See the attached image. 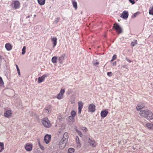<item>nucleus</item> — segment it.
<instances>
[{"mask_svg": "<svg viewBox=\"0 0 153 153\" xmlns=\"http://www.w3.org/2000/svg\"><path fill=\"white\" fill-rule=\"evenodd\" d=\"M125 65H124V66H123V68H124V67H125Z\"/></svg>", "mask_w": 153, "mask_h": 153, "instance_id": "nucleus-48", "label": "nucleus"}, {"mask_svg": "<svg viewBox=\"0 0 153 153\" xmlns=\"http://www.w3.org/2000/svg\"><path fill=\"white\" fill-rule=\"evenodd\" d=\"M149 13L150 15H153V6L151 7L149 9Z\"/></svg>", "mask_w": 153, "mask_h": 153, "instance_id": "nucleus-30", "label": "nucleus"}, {"mask_svg": "<svg viewBox=\"0 0 153 153\" xmlns=\"http://www.w3.org/2000/svg\"><path fill=\"white\" fill-rule=\"evenodd\" d=\"M80 129L81 130L83 131L85 133L87 132L88 130L87 128L85 127H81Z\"/></svg>", "mask_w": 153, "mask_h": 153, "instance_id": "nucleus-27", "label": "nucleus"}, {"mask_svg": "<svg viewBox=\"0 0 153 153\" xmlns=\"http://www.w3.org/2000/svg\"><path fill=\"white\" fill-rule=\"evenodd\" d=\"M78 113L81 114V112L82 109L83 107V103L81 101H80L78 102Z\"/></svg>", "mask_w": 153, "mask_h": 153, "instance_id": "nucleus-12", "label": "nucleus"}, {"mask_svg": "<svg viewBox=\"0 0 153 153\" xmlns=\"http://www.w3.org/2000/svg\"><path fill=\"white\" fill-rule=\"evenodd\" d=\"M25 49H26L25 47V46L23 47L22 49V55H24V54H25V52H26Z\"/></svg>", "mask_w": 153, "mask_h": 153, "instance_id": "nucleus-34", "label": "nucleus"}, {"mask_svg": "<svg viewBox=\"0 0 153 153\" xmlns=\"http://www.w3.org/2000/svg\"><path fill=\"white\" fill-rule=\"evenodd\" d=\"M77 147H80V143L79 142V143H77Z\"/></svg>", "mask_w": 153, "mask_h": 153, "instance_id": "nucleus-43", "label": "nucleus"}, {"mask_svg": "<svg viewBox=\"0 0 153 153\" xmlns=\"http://www.w3.org/2000/svg\"><path fill=\"white\" fill-rule=\"evenodd\" d=\"M117 58V56L116 55L114 54L113 55V57H112V58L111 59V62H112V61H114Z\"/></svg>", "mask_w": 153, "mask_h": 153, "instance_id": "nucleus-35", "label": "nucleus"}, {"mask_svg": "<svg viewBox=\"0 0 153 153\" xmlns=\"http://www.w3.org/2000/svg\"><path fill=\"white\" fill-rule=\"evenodd\" d=\"M68 153H74V150L72 148H70L68 149Z\"/></svg>", "mask_w": 153, "mask_h": 153, "instance_id": "nucleus-29", "label": "nucleus"}, {"mask_svg": "<svg viewBox=\"0 0 153 153\" xmlns=\"http://www.w3.org/2000/svg\"><path fill=\"white\" fill-rule=\"evenodd\" d=\"M5 47L7 51H10L12 49V45L10 43H6L5 44Z\"/></svg>", "mask_w": 153, "mask_h": 153, "instance_id": "nucleus-19", "label": "nucleus"}, {"mask_svg": "<svg viewBox=\"0 0 153 153\" xmlns=\"http://www.w3.org/2000/svg\"><path fill=\"white\" fill-rule=\"evenodd\" d=\"M58 19V20H57V21H56V22H58V20H59V19Z\"/></svg>", "mask_w": 153, "mask_h": 153, "instance_id": "nucleus-46", "label": "nucleus"}, {"mask_svg": "<svg viewBox=\"0 0 153 153\" xmlns=\"http://www.w3.org/2000/svg\"><path fill=\"white\" fill-rule=\"evenodd\" d=\"M57 57L54 56L52 57L51 59V62L53 64H56L57 63Z\"/></svg>", "mask_w": 153, "mask_h": 153, "instance_id": "nucleus-24", "label": "nucleus"}, {"mask_svg": "<svg viewBox=\"0 0 153 153\" xmlns=\"http://www.w3.org/2000/svg\"><path fill=\"white\" fill-rule=\"evenodd\" d=\"M4 149V144L0 142V153L3 151Z\"/></svg>", "mask_w": 153, "mask_h": 153, "instance_id": "nucleus-23", "label": "nucleus"}, {"mask_svg": "<svg viewBox=\"0 0 153 153\" xmlns=\"http://www.w3.org/2000/svg\"><path fill=\"white\" fill-rule=\"evenodd\" d=\"M65 92V90L64 89H61L60 92L57 95L56 98L59 100H60L63 99V95Z\"/></svg>", "mask_w": 153, "mask_h": 153, "instance_id": "nucleus-2", "label": "nucleus"}, {"mask_svg": "<svg viewBox=\"0 0 153 153\" xmlns=\"http://www.w3.org/2000/svg\"><path fill=\"white\" fill-rule=\"evenodd\" d=\"M47 76L46 74H44L42 76L39 77L38 78V83H40L44 81Z\"/></svg>", "mask_w": 153, "mask_h": 153, "instance_id": "nucleus-15", "label": "nucleus"}, {"mask_svg": "<svg viewBox=\"0 0 153 153\" xmlns=\"http://www.w3.org/2000/svg\"><path fill=\"white\" fill-rule=\"evenodd\" d=\"M113 28L117 31L119 34L122 33V28L117 23H115L113 26Z\"/></svg>", "mask_w": 153, "mask_h": 153, "instance_id": "nucleus-4", "label": "nucleus"}, {"mask_svg": "<svg viewBox=\"0 0 153 153\" xmlns=\"http://www.w3.org/2000/svg\"><path fill=\"white\" fill-rule=\"evenodd\" d=\"M77 138L78 139V137H77Z\"/></svg>", "mask_w": 153, "mask_h": 153, "instance_id": "nucleus-50", "label": "nucleus"}, {"mask_svg": "<svg viewBox=\"0 0 153 153\" xmlns=\"http://www.w3.org/2000/svg\"><path fill=\"white\" fill-rule=\"evenodd\" d=\"M73 6L76 9V2L75 0H72Z\"/></svg>", "mask_w": 153, "mask_h": 153, "instance_id": "nucleus-31", "label": "nucleus"}, {"mask_svg": "<svg viewBox=\"0 0 153 153\" xmlns=\"http://www.w3.org/2000/svg\"><path fill=\"white\" fill-rule=\"evenodd\" d=\"M4 85V82L3 81L2 78L0 76V86Z\"/></svg>", "mask_w": 153, "mask_h": 153, "instance_id": "nucleus-33", "label": "nucleus"}, {"mask_svg": "<svg viewBox=\"0 0 153 153\" xmlns=\"http://www.w3.org/2000/svg\"><path fill=\"white\" fill-rule=\"evenodd\" d=\"M137 1L138 0H136Z\"/></svg>", "mask_w": 153, "mask_h": 153, "instance_id": "nucleus-52", "label": "nucleus"}, {"mask_svg": "<svg viewBox=\"0 0 153 153\" xmlns=\"http://www.w3.org/2000/svg\"><path fill=\"white\" fill-rule=\"evenodd\" d=\"M32 147L33 144L31 143H27L25 145L24 148L27 152H31Z\"/></svg>", "mask_w": 153, "mask_h": 153, "instance_id": "nucleus-5", "label": "nucleus"}, {"mask_svg": "<svg viewBox=\"0 0 153 153\" xmlns=\"http://www.w3.org/2000/svg\"><path fill=\"white\" fill-rule=\"evenodd\" d=\"M45 112L46 113L49 114L50 113V111L49 109H45Z\"/></svg>", "mask_w": 153, "mask_h": 153, "instance_id": "nucleus-38", "label": "nucleus"}, {"mask_svg": "<svg viewBox=\"0 0 153 153\" xmlns=\"http://www.w3.org/2000/svg\"><path fill=\"white\" fill-rule=\"evenodd\" d=\"M150 111L149 109L141 110L139 113L140 116L142 117H145L146 114L149 113Z\"/></svg>", "mask_w": 153, "mask_h": 153, "instance_id": "nucleus-7", "label": "nucleus"}, {"mask_svg": "<svg viewBox=\"0 0 153 153\" xmlns=\"http://www.w3.org/2000/svg\"><path fill=\"white\" fill-rule=\"evenodd\" d=\"M107 75L109 76H111L112 75V73L111 72H109L107 73Z\"/></svg>", "mask_w": 153, "mask_h": 153, "instance_id": "nucleus-39", "label": "nucleus"}, {"mask_svg": "<svg viewBox=\"0 0 153 153\" xmlns=\"http://www.w3.org/2000/svg\"><path fill=\"white\" fill-rule=\"evenodd\" d=\"M16 68L17 69L18 74H19V76H20V71L19 68H18L17 65H16Z\"/></svg>", "mask_w": 153, "mask_h": 153, "instance_id": "nucleus-36", "label": "nucleus"}, {"mask_svg": "<svg viewBox=\"0 0 153 153\" xmlns=\"http://www.w3.org/2000/svg\"><path fill=\"white\" fill-rule=\"evenodd\" d=\"M144 117L147 120H150L153 119V114L152 112L151 111L148 113Z\"/></svg>", "mask_w": 153, "mask_h": 153, "instance_id": "nucleus-10", "label": "nucleus"}, {"mask_svg": "<svg viewBox=\"0 0 153 153\" xmlns=\"http://www.w3.org/2000/svg\"><path fill=\"white\" fill-rule=\"evenodd\" d=\"M134 17H136V15H137V14L136 13H134Z\"/></svg>", "mask_w": 153, "mask_h": 153, "instance_id": "nucleus-45", "label": "nucleus"}, {"mask_svg": "<svg viewBox=\"0 0 153 153\" xmlns=\"http://www.w3.org/2000/svg\"><path fill=\"white\" fill-rule=\"evenodd\" d=\"M116 61L114 62L113 63V64L114 65V66L116 65Z\"/></svg>", "mask_w": 153, "mask_h": 153, "instance_id": "nucleus-44", "label": "nucleus"}, {"mask_svg": "<svg viewBox=\"0 0 153 153\" xmlns=\"http://www.w3.org/2000/svg\"><path fill=\"white\" fill-rule=\"evenodd\" d=\"M67 142H65L62 141H60L59 144V148L61 149H64L66 146Z\"/></svg>", "mask_w": 153, "mask_h": 153, "instance_id": "nucleus-11", "label": "nucleus"}, {"mask_svg": "<svg viewBox=\"0 0 153 153\" xmlns=\"http://www.w3.org/2000/svg\"><path fill=\"white\" fill-rule=\"evenodd\" d=\"M77 133L80 136V137H81L82 136V134L81 131H78L77 130Z\"/></svg>", "mask_w": 153, "mask_h": 153, "instance_id": "nucleus-37", "label": "nucleus"}, {"mask_svg": "<svg viewBox=\"0 0 153 153\" xmlns=\"http://www.w3.org/2000/svg\"><path fill=\"white\" fill-rule=\"evenodd\" d=\"M96 106L93 104H92L89 105L88 107V111L89 112H94L96 110Z\"/></svg>", "mask_w": 153, "mask_h": 153, "instance_id": "nucleus-14", "label": "nucleus"}, {"mask_svg": "<svg viewBox=\"0 0 153 153\" xmlns=\"http://www.w3.org/2000/svg\"><path fill=\"white\" fill-rule=\"evenodd\" d=\"M108 114V111L106 110H104L101 111L100 113L101 116L103 118L107 116Z\"/></svg>", "mask_w": 153, "mask_h": 153, "instance_id": "nucleus-21", "label": "nucleus"}, {"mask_svg": "<svg viewBox=\"0 0 153 153\" xmlns=\"http://www.w3.org/2000/svg\"><path fill=\"white\" fill-rule=\"evenodd\" d=\"M88 143L91 146L93 147H95L97 145V143L94 140H91L90 138H89Z\"/></svg>", "mask_w": 153, "mask_h": 153, "instance_id": "nucleus-16", "label": "nucleus"}, {"mask_svg": "<svg viewBox=\"0 0 153 153\" xmlns=\"http://www.w3.org/2000/svg\"><path fill=\"white\" fill-rule=\"evenodd\" d=\"M64 59V56L61 55L59 57L58 59V60L59 61V63L62 64V60Z\"/></svg>", "mask_w": 153, "mask_h": 153, "instance_id": "nucleus-25", "label": "nucleus"}, {"mask_svg": "<svg viewBox=\"0 0 153 153\" xmlns=\"http://www.w3.org/2000/svg\"><path fill=\"white\" fill-rule=\"evenodd\" d=\"M42 123L44 127L49 128L51 126V124L49 120L47 117L43 118L42 120Z\"/></svg>", "mask_w": 153, "mask_h": 153, "instance_id": "nucleus-1", "label": "nucleus"}, {"mask_svg": "<svg viewBox=\"0 0 153 153\" xmlns=\"http://www.w3.org/2000/svg\"><path fill=\"white\" fill-rule=\"evenodd\" d=\"M145 126L149 129L151 130H153V123H146L145 125Z\"/></svg>", "mask_w": 153, "mask_h": 153, "instance_id": "nucleus-22", "label": "nucleus"}, {"mask_svg": "<svg viewBox=\"0 0 153 153\" xmlns=\"http://www.w3.org/2000/svg\"><path fill=\"white\" fill-rule=\"evenodd\" d=\"M13 5L14 9H16L19 8L20 6V3L19 1H14Z\"/></svg>", "mask_w": 153, "mask_h": 153, "instance_id": "nucleus-17", "label": "nucleus"}, {"mask_svg": "<svg viewBox=\"0 0 153 153\" xmlns=\"http://www.w3.org/2000/svg\"><path fill=\"white\" fill-rule=\"evenodd\" d=\"M45 0H38V1L40 5H43L45 3Z\"/></svg>", "mask_w": 153, "mask_h": 153, "instance_id": "nucleus-26", "label": "nucleus"}, {"mask_svg": "<svg viewBox=\"0 0 153 153\" xmlns=\"http://www.w3.org/2000/svg\"><path fill=\"white\" fill-rule=\"evenodd\" d=\"M13 111L11 110H6L4 113V116L6 118H10L12 116Z\"/></svg>", "mask_w": 153, "mask_h": 153, "instance_id": "nucleus-3", "label": "nucleus"}, {"mask_svg": "<svg viewBox=\"0 0 153 153\" xmlns=\"http://www.w3.org/2000/svg\"><path fill=\"white\" fill-rule=\"evenodd\" d=\"M38 144L39 146V148L41 149L42 151H44V148L43 147V146L42 145L40 142H38Z\"/></svg>", "mask_w": 153, "mask_h": 153, "instance_id": "nucleus-32", "label": "nucleus"}, {"mask_svg": "<svg viewBox=\"0 0 153 153\" xmlns=\"http://www.w3.org/2000/svg\"><path fill=\"white\" fill-rule=\"evenodd\" d=\"M76 114L75 111H71V116H69L68 117V121L69 122H73L74 120V117Z\"/></svg>", "mask_w": 153, "mask_h": 153, "instance_id": "nucleus-6", "label": "nucleus"}, {"mask_svg": "<svg viewBox=\"0 0 153 153\" xmlns=\"http://www.w3.org/2000/svg\"><path fill=\"white\" fill-rule=\"evenodd\" d=\"M51 139V135L49 134H46L44 137V140L45 141L46 144H48Z\"/></svg>", "mask_w": 153, "mask_h": 153, "instance_id": "nucleus-13", "label": "nucleus"}, {"mask_svg": "<svg viewBox=\"0 0 153 153\" xmlns=\"http://www.w3.org/2000/svg\"><path fill=\"white\" fill-rule=\"evenodd\" d=\"M125 65H124V66H123V68H124V67H125Z\"/></svg>", "mask_w": 153, "mask_h": 153, "instance_id": "nucleus-49", "label": "nucleus"}, {"mask_svg": "<svg viewBox=\"0 0 153 153\" xmlns=\"http://www.w3.org/2000/svg\"><path fill=\"white\" fill-rule=\"evenodd\" d=\"M69 138L68 134L67 132H65L63 135L62 138L60 141H62L65 142H67L68 141Z\"/></svg>", "mask_w": 153, "mask_h": 153, "instance_id": "nucleus-8", "label": "nucleus"}, {"mask_svg": "<svg viewBox=\"0 0 153 153\" xmlns=\"http://www.w3.org/2000/svg\"><path fill=\"white\" fill-rule=\"evenodd\" d=\"M129 1L133 4H134L135 3V2L134 0H129Z\"/></svg>", "mask_w": 153, "mask_h": 153, "instance_id": "nucleus-41", "label": "nucleus"}, {"mask_svg": "<svg viewBox=\"0 0 153 153\" xmlns=\"http://www.w3.org/2000/svg\"><path fill=\"white\" fill-rule=\"evenodd\" d=\"M145 107V104L144 103L140 102L137 104L136 107V109L137 111H138L144 108Z\"/></svg>", "mask_w": 153, "mask_h": 153, "instance_id": "nucleus-9", "label": "nucleus"}, {"mask_svg": "<svg viewBox=\"0 0 153 153\" xmlns=\"http://www.w3.org/2000/svg\"><path fill=\"white\" fill-rule=\"evenodd\" d=\"M152 20H153V19H152Z\"/></svg>", "mask_w": 153, "mask_h": 153, "instance_id": "nucleus-51", "label": "nucleus"}, {"mask_svg": "<svg viewBox=\"0 0 153 153\" xmlns=\"http://www.w3.org/2000/svg\"><path fill=\"white\" fill-rule=\"evenodd\" d=\"M57 38L56 37H51V41L52 43L53 44V48H54L55 47L57 43Z\"/></svg>", "mask_w": 153, "mask_h": 153, "instance_id": "nucleus-20", "label": "nucleus"}, {"mask_svg": "<svg viewBox=\"0 0 153 153\" xmlns=\"http://www.w3.org/2000/svg\"><path fill=\"white\" fill-rule=\"evenodd\" d=\"M126 60L129 63H131L132 62L131 61L130 59H129L127 58H126Z\"/></svg>", "mask_w": 153, "mask_h": 153, "instance_id": "nucleus-40", "label": "nucleus"}, {"mask_svg": "<svg viewBox=\"0 0 153 153\" xmlns=\"http://www.w3.org/2000/svg\"><path fill=\"white\" fill-rule=\"evenodd\" d=\"M137 44V40H134V42L131 43V46L134 47L135 45Z\"/></svg>", "mask_w": 153, "mask_h": 153, "instance_id": "nucleus-28", "label": "nucleus"}, {"mask_svg": "<svg viewBox=\"0 0 153 153\" xmlns=\"http://www.w3.org/2000/svg\"><path fill=\"white\" fill-rule=\"evenodd\" d=\"M59 133H61V131H59Z\"/></svg>", "mask_w": 153, "mask_h": 153, "instance_id": "nucleus-47", "label": "nucleus"}, {"mask_svg": "<svg viewBox=\"0 0 153 153\" xmlns=\"http://www.w3.org/2000/svg\"><path fill=\"white\" fill-rule=\"evenodd\" d=\"M121 15L120 16L121 18L124 19H127L128 16V12L126 11H124Z\"/></svg>", "mask_w": 153, "mask_h": 153, "instance_id": "nucleus-18", "label": "nucleus"}, {"mask_svg": "<svg viewBox=\"0 0 153 153\" xmlns=\"http://www.w3.org/2000/svg\"><path fill=\"white\" fill-rule=\"evenodd\" d=\"M99 64V63L97 62H96L94 63H93V64H94V65H98Z\"/></svg>", "mask_w": 153, "mask_h": 153, "instance_id": "nucleus-42", "label": "nucleus"}]
</instances>
